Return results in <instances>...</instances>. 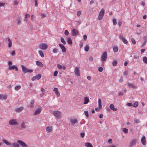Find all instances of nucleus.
<instances>
[{"mask_svg": "<svg viewBox=\"0 0 147 147\" xmlns=\"http://www.w3.org/2000/svg\"><path fill=\"white\" fill-rule=\"evenodd\" d=\"M36 65L39 66L40 67H42L43 65L42 64V63L41 62L39 61H36Z\"/></svg>", "mask_w": 147, "mask_h": 147, "instance_id": "23", "label": "nucleus"}, {"mask_svg": "<svg viewBox=\"0 0 147 147\" xmlns=\"http://www.w3.org/2000/svg\"><path fill=\"white\" fill-rule=\"evenodd\" d=\"M8 68L10 70H13L15 69L16 71H18V69L17 67L15 65L11 66L10 67H9Z\"/></svg>", "mask_w": 147, "mask_h": 147, "instance_id": "17", "label": "nucleus"}, {"mask_svg": "<svg viewBox=\"0 0 147 147\" xmlns=\"http://www.w3.org/2000/svg\"><path fill=\"white\" fill-rule=\"evenodd\" d=\"M9 124L11 125H16L18 124V122L15 119H11L9 122Z\"/></svg>", "mask_w": 147, "mask_h": 147, "instance_id": "5", "label": "nucleus"}, {"mask_svg": "<svg viewBox=\"0 0 147 147\" xmlns=\"http://www.w3.org/2000/svg\"><path fill=\"white\" fill-rule=\"evenodd\" d=\"M5 5V3L0 2V7H3Z\"/></svg>", "mask_w": 147, "mask_h": 147, "instance_id": "61", "label": "nucleus"}, {"mask_svg": "<svg viewBox=\"0 0 147 147\" xmlns=\"http://www.w3.org/2000/svg\"><path fill=\"white\" fill-rule=\"evenodd\" d=\"M103 69V68L102 67H99L98 68V71L100 72H102Z\"/></svg>", "mask_w": 147, "mask_h": 147, "instance_id": "49", "label": "nucleus"}, {"mask_svg": "<svg viewBox=\"0 0 147 147\" xmlns=\"http://www.w3.org/2000/svg\"><path fill=\"white\" fill-rule=\"evenodd\" d=\"M53 91L55 92V94H56L58 97H59L60 96V94L58 91L57 88L56 87L54 88Z\"/></svg>", "mask_w": 147, "mask_h": 147, "instance_id": "14", "label": "nucleus"}, {"mask_svg": "<svg viewBox=\"0 0 147 147\" xmlns=\"http://www.w3.org/2000/svg\"><path fill=\"white\" fill-rule=\"evenodd\" d=\"M119 37L124 42V43L126 44H127V41L125 38H124L123 37L122 34L120 35Z\"/></svg>", "mask_w": 147, "mask_h": 147, "instance_id": "10", "label": "nucleus"}, {"mask_svg": "<svg viewBox=\"0 0 147 147\" xmlns=\"http://www.w3.org/2000/svg\"><path fill=\"white\" fill-rule=\"evenodd\" d=\"M11 146L13 147H19V145L16 143H13L11 144Z\"/></svg>", "mask_w": 147, "mask_h": 147, "instance_id": "29", "label": "nucleus"}, {"mask_svg": "<svg viewBox=\"0 0 147 147\" xmlns=\"http://www.w3.org/2000/svg\"><path fill=\"white\" fill-rule=\"evenodd\" d=\"M110 108L114 111H116L117 110V109L115 108L113 105L111 104L109 106Z\"/></svg>", "mask_w": 147, "mask_h": 147, "instance_id": "18", "label": "nucleus"}, {"mask_svg": "<svg viewBox=\"0 0 147 147\" xmlns=\"http://www.w3.org/2000/svg\"><path fill=\"white\" fill-rule=\"evenodd\" d=\"M53 52L54 53H56L58 52V49L57 48H55L53 50Z\"/></svg>", "mask_w": 147, "mask_h": 147, "instance_id": "41", "label": "nucleus"}, {"mask_svg": "<svg viewBox=\"0 0 147 147\" xmlns=\"http://www.w3.org/2000/svg\"><path fill=\"white\" fill-rule=\"evenodd\" d=\"M89 49V47L88 45H87L85 48V51L86 52L88 51Z\"/></svg>", "mask_w": 147, "mask_h": 147, "instance_id": "43", "label": "nucleus"}, {"mask_svg": "<svg viewBox=\"0 0 147 147\" xmlns=\"http://www.w3.org/2000/svg\"><path fill=\"white\" fill-rule=\"evenodd\" d=\"M67 42L70 45H71L72 44V40L70 38H68Z\"/></svg>", "mask_w": 147, "mask_h": 147, "instance_id": "32", "label": "nucleus"}, {"mask_svg": "<svg viewBox=\"0 0 147 147\" xmlns=\"http://www.w3.org/2000/svg\"><path fill=\"white\" fill-rule=\"evenodd\" d=\"M103 16L102 15H101L99 14L98 16V19L100 20H101L103 18Z\"/></svg>", "mask_w": 147, "mask_h": 147, "instance_id": "47", "label": "nucleus"}, {"mask_svg": "<svg viewBox=\"0 0 147 147\" xmlns=\"http://www.w3.org/2000/svg\"><path fill=\"white\" fill-rule=\"evenodd\" d=\"M93 58L92 56H90L89 57V60L90 61H92L93 60Z\"/></svg>", "mask_w": 147, "mask_h": 147, "instance_id": "60", "label": "nucleus"}, {"mask_svg": "<svg viewBox=\"0 0 147 147\" xmlns=\"http://www.w3.org/2000/svg\"><path fill=\"white\" fill-rule=\"evenodd\" d=\"M98 104L99 108L101 109L102 108V106L101 105V100L100 99H99L98 100Z\"/></svg>", "mask_w": 147, "mask_h": 147, "instance_id": "31", "label": "nucleus"}, {"mask_svg": "<svg viewBox=\"0 0 147 147\" xmlns=\"http://www.w3.org/2000/svg\"><path fill=\"white\" fill-rule=\"evenodd\" d=\"M17 142L22 147H27L28 146L27 145L25 142L21 140H18Z\"/></svg>", "mask_w": 147, "mask_h": 147, "instance_id": "8", "label": "nucleus"}, {"mask_svg": "<svg viewBox=\"0 0 147 147\" xmlns=\"http://www.w3.org/2000/svg\"><path fill=\"white\" fill-rule=\"evenodd\" d=\"M113 25H116L117 23L116 20V19H113Z\"/></svg>", "mask_w": 147, "mask_h": 147, "instance_id": "46", "label": "nucleus"}, {"mask_svg": "<svg viewBox=\"0 0 147 147\" xmlns=\"http://www.w3.org/2000/svg\"><path fill=\"white\" fill-rule=\"evenodd\" d=\"M131 41L132 43L134 45H135L136 44V42L134 38H132L131 39Z\"/></svg>", "mask_w": 147, "mask_h": 147, "instance_id": "44", "label": "nucleus"}, {"mask_svg": "<svg viewBox=\"0 0 147 147\" xmlns=\"http://www.w3.org/2000/svg\"><path fill=\"white\" fill-rule=\"evenodd\" d=\"M41 111V109L40 108H38L36 109L35 111V112L34 114V115H36L38 114H39Z\"/></svg>", "mask_w": 147, "mask_h": 147, "instance_id": "19", "label": "nucleus"}, {"mask_svg": "<svg viewBox=\"0 0 147 147\" xmlns=\"http://www.w3.org/2000/svg\"><path fill=\"white\" fill-rule=\"evenodd\" d=\"M11 54L12 56H14L16 54L15 51H13L11 53Z\"/></svg>", "mask_w": 147, "mask_h": 147, "instance_id": "53", "label": "nucleus"}, {"mask_svg": "<svg viewBox=\"0 0 147 147\" xmlns=\"http://www.w3.org/2000/svg\"><path fill=\"white\" fill-rule=\"evenodd\" d=\"M26 126L24 122L22 121L20 124V127L19 129L22 130L24 129H26Z\"/></svg>", "mask_w": 147, "mask_h": 147, "instance_id": "9", "label": "nucleus"}, {"mask_svg": "<svg viewBox=\"0 0 147 147\" xmlns=\"http://www.w3.org/2000/svg\"><path fill=\"white\" fill-rule=\"evenodd\" d=\"M137 141V140L136 139L131 140L130 142L129 147H133L136 145Z\"/></svg>", "mask_w": 147, "mask_h": 147, "instance_id": "7", "label": "nucleus"}, {"mask_svg": "<svg viewBox=\"0 0 147 147\" xmlns=\"http://www.w3.org/2000/svg\"><path fill=\"white\" fill-rule=\"evenodd\" d=\"M53 115L57 119H60L61 117V113L58 111H55L53 112Z\"/></svg>", "mask_w": 147, "mask_h": 147, "instance_id": "1", "label": "nucleus"}, {"mask_svg": "<svg viewBox=\"0 0 147 147\" xmlns=\"http://www.w3.org/2000/svg\"><path fill=\"white\" fill-rule=\"evenodd\" d=\"M74 71L75 74L77 76H80L79 70L78 67H76L75 68Z\"/></svg>", "mask_w": 147, "mask_h": 147, "instance_id": "15", "label": "nucleus"}, {"mask_svg": "<svg viewBox=\"0 0 147 147\" xmlns=\"http://www.w3.org/2000/svg\"><path fill=\"white\" fill-rule=\"evenodd\" d=\"M21 67L23 72L24 73H26L27 72L31 73L33 72L32 69H29L23 65H21Z\"/></svg>", "mask_w": 147, "mask_h": 147, "instance_id": "2", "label": "nucleus"}, {"mask_svg": "<svg viewBox=\"0 0 147 147\" xmlns=\"http://www.w3.org/2000/svg\"><path fill=\"white\" fill-rule=\"evenodd\" d=\"M85 146L87 147H93L92 144L88 142L85 143Z\"/></svg>", "mask_w": 147, "mask_h": 147, "instance_id": "28", "label": "nucleus"}, {"mask_svg": "<svg viewBox=\"0 0 147 147\" xmlns=\"http://www.w3.org/2000/svg\"><path fill=\"white\" fill-rule=\"evenodd\" d=\"M113 50L114 52L116 53L118 51V48L117 47H114L113 48Z\"/></svg>", "mask_w": 147, "mask_h": 147, "instance_id": "38", "label": "nucleus"}, {"mask_svg": "<svg viewBox=\"0 0 147 147\" xmlns=\"http://www.w3.org/2000/svg\"><path fill=\"white\" fill-rule=\"evenodd\" d=\"M59 46L61 49L62 52H66V49L63 45L61 44H59Z\"/></svg>", "mask_w": 147, "mask_h": 147, "instance_id": "12", "label": "nucleus"}, {"mask_svg": "<svg viewBox=\"0 0 147 147\" xmlns=\"http://www.w3.org/2000/svg\"><path fill=\"white\" fill-rule=\"evenodd\" d=\"M46 130L47 132H50L52 130V128L51 126H48L47 127Z\"/></svg>", "mask_w": 147, "mask_h": 147, "instance_id": "20", "label": "nucleus"}, {"mask_svg": "<svg viewBox=\"0 0 147 147\" xmlns=\"http://www.w3.org/2000/svg\"><path fill=\"white\" fill-rule=\"evenodd\" d=\"M12 62L11 61H9L8 62V65L9 66V67H10L11 66V65H12Z\"/></svg>", "mask_w": 147, "mask_h": 147, "instance_id": "62", "label": "nucleus"}, {"mask_svg": "<svg viewBox=\"0 0 147 147\" xmlns=\"http://www.w3.org/2000/svg\"><path fill=\"white\" fill-rule=\"evenodd\" d=\"M3 142L5 143L7 145L9 146L11 145V143L8 142L6 140H3Z\"/></svg>", "mask_w": 147, "mask_h": 147, "instance_id": "26", "label": "nucleus"}, {"mask_svg": "<svg viewBox=\"0 0 147 147\" xmlns=\"http://www.w3.org/2000/svg\"><path fill=\"white\" fill-rule=\"evenodd\" d=\"M41 77V74H38L36 76H33L32 78V80L34 81L36 79L37 80H39L40 79Z\"/></svg>", "mask_w": 147, "mask_h": 147, "instance_id": "11", "label": "nucleus"}, {"mask_svg": "<svg viewBox=\"0 0 147 147\" xmlns=\"http://www.w3.org/2000/svg\"><path fill=\"white\" fill-rule=\"evenodd\" d=\"M123 131L125 134H127L128 132V129L125 128H123Z\"/></svg>", "mask_w": 147, "mask_h": 147, "instance_id": "39", "label": "nucleus"}, {"mask_svg": "<svg viewBox=\"0 0 147 147\" xmlns=\"http://www.w3.org/2000/svg\"><path fill=\"white\" fill-rule=\"evenodd\" d=\"M134 121L136 123H140V122L139 120L137 118H135L134 119Z\"/></svg>", "mask_w": 147, "mask_h": 147, "instance_id": "42", "label": "nucleus"}, {"mask_svg": "<svg viewBox=\"0 0 147 147\" xmlns=\"http://www.w3.org/2000/svg\"><path fill=\"white\" fill-rule=\"evenodd\" d=\"M64 33L65 35L67 36L69 35V33L67 30H65V31Z\"/></svg>", "mask_w": 147, "mask_h": 147, "instance_id": "50", "label": "nucleus"}, {"mask_svg": "<svg viewBox=\"0 0 147 147\" xmlns=\"http://www.w3.org/2000/svg\"><path fill=\"white\" fill-rule=\"evenodd\" d=\"M30 17V15H29V14H26V15H25V19H24V21L26 20V21H27V20L26 19V18H29Z\"/></svg>", "mask_w": 147, "mask_h": 147, "instance_id": "40", "label": "nucleus"}, {"mask_svg": "<svg viewBox=\"0 0 147 147\" xmlns=\"http://www.w3.org/2000/svg\"><path fill=\"white\" fill-rule=\"evenodd\" d=\"M58 74V71H55L54 72L53 75L54 76H57Z\"/></svg>", "mask_w": 147, "mask_h": 147, "instance_id": "52", "label": "nucleus"}, {"mask_svg": "<svg viewBox=\"0 0 147 147\" xmlns=\"http://www.w3.org/2000/svg\"><path fill=\"white\" fill-rule=\"evenodd\" d=\"M17 25H20L21 23V19L20 17H18L17 19Z\"/></svg>", "mask_w": 147, "mask_h": 147, "instance_id": "25", "label": "nucleus"}, {"mask_svg": "<svg viewBox=\"0 0 147 147\" xmlns=\"http://www.w3.org/2000/svg\"><path fill=\"white\" fill-rule=\"evenodd\" d=\"M61 41L63 45H65L66 44V42L63 38H61Z\"/></svg>", "mask_w": 147, "mask_h": 147, "instance_id": "35", "label": "nucleus"}, {"mask_svg": "<svg viewBox=\"0 0 147 147\" xmlns=\"http://www.w3.org/2000/svg\"><path fill=\"white\" fill-rule=\"evenodd\" d=\"M105 13V10L104 9L102 8L101 9V10H100V13H99V15H102L103 16H104V14Z\"/></svg>", "mask_w": 147, "mask_h": 147, "instance_id": "27", "label": "nucleus"}, {"mask_svg": "<svg viewBox=\"0 0 147 147\" xmlns=\"http://www.w3.org/2000/svg\"><path fill=\"white\" fill-rule=\"evenodd\" d=\"M38 47L42 49L46 50L47 49L48 46L45 43H42L39 45Z\"/></svg>", "mask_w": 147, "mask_h": 147, "instance_id": "4", "label": "nucleus"}, {"mask_svg": "<svg viewBox=\"0 0 147 147\" xmlns=\"http://www.w3.org/2000/svg\"><path fill=\"white\" fill-rule=\"evenodd\" d=\"M123 80V78L122 76H121L120 79L119 80V82H122Z\"/></svg>", "mask_w": 147, "mask_h": 147, "instance_id": "56", "label": "nucleus"}, {"mask_svg": "<svg viewBox=\"0 0 147 147\" xmlns=\"http://www.w3.org/2000/svg\"><path fill=\"white\" fill-rule=\"evenodd\" d=\"M127 105L129 107H131L132 106V104L131 103H127Z\"/></svg>", "mask_w": 147, "mask_h": 147, "instance_id": "63", "label": "nucleus"}, {"mask_svg": "<svg viewBox=\"0 0 147 147\" xmlns=\"http://www.w3.org/2000/svg\"><path fill=\"white\" fill-rule=\"evenodd\" d=\"M85 134L84 133H81L80 134V136L82 138H83L85 136Z\"/></svg>", "mask_w": 147, "mask_h": 147, "instance_id": "54", "label": "nucleus"}, {"mask_svg": "<svg viewBox=\"0 0 147 147\" xmlns=\"http://www.w3.org/2000/svg\"><path fill=\"white\" fill-rule=\"evenodd\" d=\"M87 36L86 35H84L83 36V38L84 40H86L87 39Z\"/></svg>", "mask_w": 147, "mask_h": 147, "instance_id": "64", "label": "nucleus"}, {"mask_svg": "<svg viewBox=\"0 0 147 147\" xmlns=\"http://www.w3.org/2000/svg\"><path fill=\"white\" fill-rule=\"evenodd\" d=\"M34 2L35 3V5L36 7H37L38 6V3H37V0H34Z\"/></svg>", "mask_w": 147, "mask_h": 147, "instance_id": "59", "label": "nucleus"}, {"mask_svg": "<svg viewBox=\"0 0 147 147\" xmlns=\"http://www.w3.org/2000/svg\"><path fill=\"white\" fill-rule=\"evenodd\" d=\"M117 62L115 60L113 61V62L112 63V64L114 66H115L117 65Z\"/></svg>", "mask_w": 147, "mask_h": 147, "instance_id": "45", "label": "nucleus"}, {"mask_svg": "<svg viewBox=\"0 0 147 147\" xmlns=\"http://www.w3.org/2000/svg\"><path fill=\"white\" fill-rule=\"evenodd\" d=\"M8 41L9 42L8 46L9 47H11L12 46V41L9 38L8 39Z\"/></svg>", "mask_w": 147, "mask_h": 147, "instance_id": "30", "label": "nucleus"}, {"mask_svg": "<svg viewBox=\"0 0 147 147\" xmlns=\"http://www.w3.org/2000/svg\"><path fill=\"white\" fill-rule=\"evenodd\" d=\"M84 113L85 115L86 116V117H89L88 113V111H84Z\"/></svg>", "mask_w": 147, "mask_h": 147, "instance_id": "48", "label": "nucleus"}, {"mask_svg": "<svg viewBox=\"0 0 147 147\" xmlns=\"http://www.w3.org/2000/svg\"><path fill=\"white\" fill-rule=\"evenodd\" d=\"M71 34L72 36H76L79 34V31L78 30L74 28L72 30Z\"/></svg>", "mask_w": 147, "mask_h": 147, "instance_id": "6", "label": "nucleus"}, {"mask_svg": "<svg viewBox=\"0 0 147 147\" xmlns=\"http://www.w3.org/2000/svg\"><path fill=\"white\" fill-rule=\"evenodd\" d=\"M128 85L130 88H136V87L133 84H130L129 83L128 84Z\"/></svg>", "mask_w": 147, "mask_h": 147, "instance_id": "24", "label": "nucleus"}, {"mask_svg": "<svg viewBox=\"0 0 147 147\" xmlns=\"http://www.w3.org/2000/svg\"><path fill=\"white\" fill-rule=\"evenodd\" d=\"M107 53L106 51L104 52L101 57V60L102 62L105 61L107 58Z\"/></svg>", "mask_w": 147, "mask_h": 147, "instance_id": "3", "label": "nucleus"}, {"mask_svg": "<svg viewBox=\"0 0 147 147\" xmlns=\"http://www.w3.org/2000/svg\"><path fill=\"white\" fill-rule=\"evenodd\" d=\"M57 66L58 68L59 69H61L62 68V66L59 64H58Z\"/></svg>", "mask_w": 147, "mask_h": 147, "instance_id": "58", "label": "nucleus"}, {"mask_svg": "<svg viewBox=\"0 0 147 147\" xmlns=\"http://www.w3.org/2000/svg\"><path fill=\"white\" fill-rule=\"evenodd\" d=\"M138 103L137 102H136L134 103V106L135 107H137L138 106Z\"/></svg>", "mask_w": 147, "mask_h": 147, "instance_id": "51", "label": "nucleus"}, {"mask_svg": "<svg viewBox=\"0 0 147 147\" xmlns=\"http://www.w3.org/2000/svg\"><path fill=\"white\" fill-rule=\"evenodd\" d=\"M118 25H119V27H120L121 26V25H122V22L121 21H119L118 22Z\"/></svg>", "mask_w": 147, "mask_h": 147, "instance_id": "55", "label": "nucleus"}, {"mask_svg": "<svg viewBox=\"0 0 147 147\" xmlns=\"http://www.w3.org/2000/svg\"><path fill=\"white\" fill-rule=\"evenodd\" d=\"M143 60L144 63H147V57L146 56L143 57Z\"/></svg>", "mask_w": 147, "mask_h": 147, "instance_id": "34", "label": "nucleus"}, {"mask_svg": "<svg viewBox=\"0 0 147 147\" xmlns=\"http://www.w3.org/2000/svg\"><path fill=\"white\" fill-rule=\"evenodd\" d=\"M81 12L80 11H78L77 12V15L78 16H80Z\"/></svg>", "mask_w": 147, "mask_h": 147, "instance_id": "57", "label": "nucleus"}, {"mask_svg": "<svg viewBox=\"0 0 147 147\" xmlns=\"http://www.w3.org/2000/svg\"><path fill=\"white\" fill-rule=\"evenodd\" d=\"M34 100H32L30 102V104L29 105V106L31 108H32L33 107V106L32 105L34 103Z\"/></svg>", "mask_w": 147, "mask_h": 147, "instance_id": "36", "label": "nucleus"}, {"mask_svg": "<svg viewBox=\"0 0 147 147\" xmlns=\"http://www.w3.org/2000/svg\"><path fill=\"white\" fill-rule=\"evenodd\" d=\"M145 138V137L144 136L142 137L141 139V143L143 145H146V144Z\"/></svg>", "mask_w": 147, "mask_h": 147, "instance_id": "13", "label": "nucleus"}, {"mask_svg": "<svg viewBox=\"0 0 147 147\" xmlns=\"http://www.w3.org/2000/svg\"><path fill=\"white\" fill-rule=\"evenodd\" d=\"M70 122L72 125H74L76 123L78 122V120L76 119H74L71 120Z\"/></svg>", "mask_w": 147, "mask_h": 147, "instance_id": "22", "label": "nucleus"}, {"mask_svg": "<svg viewBox=\"0 0 147 147\" xmlns=\"http://www.w3.org/2000/svg\"><path fill=\"white\" fill-rule=\"evenodd\" d=\"M38 53H39V55L41 56L42 57H44V55L43 53L41 51H38Z\"/></svg>", "mask_w": 147, "mask_h": 147, "instance_id": "37", "label": "nucleus"}, {"mask_svg": "<svg viewBox=\"0 0 147 147\" xmlns=\"http://www.w3.org/2000/svg\"><path fill=\"white\" fill-rule=\"evenodd\" d=\"M21 88V86L20 85L16 86L15 87V89L16 91L19 90Z\"/></svg>", "mask_w": 147, "mask_h": 147, "instance_id": "33", "label": "nucleus"}, {"mask_svg": "<svg viewBox=\"0 0 147 147\" xmlns=\"http://www.w3.org/2000/svg\"><path fill=\"white\" fill-rule=\"evenodd\" d=\"M23 109V107H20L19 108H17L15 109V111L17 112H20L22 111Z\"/></svg>", "mask_w": 147, "mask_h": 147, "instance_id": "16", "label": "nucleus"}, {"mask_svg": "<svg viewBox=\"0 0 147 147\" xmlns=\"http://www.w3.org/2000/svg\"><path fill=\"white\" fill-rule=\"evenodd\" d=\"M89 101V98L87 97H86L84 98V104H87Z\"/></svg>", "mask_w": 147, "mask_h": 147, "instance_id": "21", "label": "nucleus"}]
</instances>
